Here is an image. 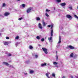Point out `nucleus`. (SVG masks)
<instances>
[{
	"instance_id": "f257e3e1",
	"label": "nucleus",
	"mask_w": 78,
	"mask_h": 78,
	"mask_svg": "<svg viewBox=\"0 0 78 78\" xmlns=\"http://www.w3.org/2000/svg\"><path fill=\"white\" fill-rule=\"evenodd\" d=\"M42 49L45 54H48L47 49L45 48H42Z\"/></svg>"
},
{
	"instance_id": "f03ea898",
	"label": "nucleus",
	"mask_w": 78,
	"mask_h": 78,
	"mask_svg": "<svg viewBox=\"0 0 78 78\" xmlns=\"http://www.w3.org/2000/svg\"><path fill=\"white\" fill-rule=\"evenodd\" d=\"M53 25L51 24V36H53V30L52 28H53Z\"/></svg>"
},
{
	"instance_id": "7ed1b4c3",
	"label": "nucleus",
	"mask_w": 78,
	"mask_h": 78,
	"mask_svg": "<svg viewBox=\"0 0 78 78\" xmlns=\"http://www.w3.org/2000/svg\"><path fill=\"white\" fill-rule=\"evenodd\" d=\"M66 17L68 19H69V20H72V16L69 15H67L66 16Z\"/></svg>"
},
{
	"instance_id": "20e7f679",
	"label": "nucleus",
	"mask_w": 78,
	"mask_h": 78,
	"mask_svg": "<svg viewBox=\"0 0 78 78\" xmlns=\"http://www.w3.org/2000/svg\"><path fill=\"white\" fill-rule=\"evenodd\" d=\"M38 28H40V29H42V24H41V23H38Z\"/></svg>"
},
{
	"instance_id": "39448f33",
	"label": "nucleus",
	"mask_w": 78,
	"mask_h": 78,
	"mask_svg": "<svg viewBox=\"0 0 78 78\" xmlns=\"http://www.w3.org/2000/svg\"><path fill=\"white\" fill-rule=\"evenodd\" d=\"M32 9V8H31V7L29 9H28L27 10V13H29V12H31V10Z\"/></svg>"
},
{
	"instance_id": "423d86ee",
	"label": "nucleus",
	"mask_w": 78,
	"mask_h": 78,
	"mask_svg": "<svg viewBox=\"0 0 78 78\" xmlns=\"http://www.w3.org/2000/svg\"><path fill=\"white\" fill-rule=\"evenodd\" d=\"M67 48H69L70 49H74L75 48L71 45L68 46V47H66Z\"/></svg>"
},
{
	"instance_id": "0eeeda50",
	"label": "nucleus",
	"mask_w": 78,
	"mask_h": 78,
	"mask_svg": "<svg viewBox=\"0 0 78 78\" xmlns=\"http://www.w3.org/2000/svg\"><path fill=\"white\" fill-rule=\"evenodd\" d=\"M48 40L50 42H52L53 40H52V37H50L49 38H48Z\"/></svg>"
},
{
	"instance_id": "6e6552de",
	"label": "nucleus",
	"mask_w": 78,
	"mask_h": 78,
	"mask_svg": "<svg viewBox=\"0 0 78 78\" xmlns=\"http://www.w3.org/2000/svg\"><path fill=\"white\" fill-rule=\"evenodd\" d=\"M60 5L61 6H65L66 5V3L65 2L62 3L60 4Z\"/></svg>"
},
{
	"instance_id": "1a4fd4ad",
	"label": "nucleus",
	"mask_w": 78,
	"mask_h": 78,
	"mask_svg": "<svg viewBox=\"0 0 78 78\" xmlns=\"http://www.w3.org/2000/svg\"><path fill=\"white\" fill-rule=\"evenodd\" d=\"M61 42V36H59V41L58 42V44H60Z\"/></svg>"
},
{
	"instance_id": "9d476101",
	"label": "nucleus",
	"mask_w": 78,
	"mask_h": 78,
	"mask_svg": "<svg viewBox=\"0 0 78 78\" xmlns=\"http://www.w3.org/2000/svg\"><path fill=\"white\" fill-rule=\"evenodd\" d=\"M9 42H5L4 44L5 45H8V44H9Z\"/></svg>"
},
{
	"instance_id": "9b49d317",
	"label": "nucleus",
	"mask_w": 78,
	"mask_h": 78,
	"mask_svg": "<svg viewBox=\"0 0 78 78\" xmlns=\"http://www.w3.org/2000/svg\"><path fill=\"white\" fill-rule=\"evenodd\" d=\"M34 73V71L33 70H30V74H32Z\"/></svg>"
},
{
	"instance_id": "f8f14e48",
	"label": "nucleus",
	"mask_w": 78,
	"mask_h": 78,
	"mask_svg": "<svg viewBox=\"0 0 78 78\" xmlns=\"http://www.w3.org/2000/svg\"><path fill=\"white\" fill-rule=\"evenodd\" d=\"M9 14V13L8 12H6L4 16H8Z\"/></svg>"
},
{
	"instance_id": "ddd939ff",
	"label": "nucleus",
	"mask_w": 78,
	"mask_h": 78,
	"mask_svg": "<svg viewBox=\"0 0 78 78\" xmlns=\"http://www.w3.org/2000/svg\"><path fill=\"white\" fill-rule=\"evenodd\" d=\"M42 24L43 27H45L46 24H45V23L44 22V21H42Z\"/></svg>"
},
{
	"instance_id": "4468645a",
	"label": "nucleus",
	"mask_w": 78,
	"mask_h": 78,
	"mask_svg": "<svg viewBox=\"0 0 78 78\" xmlns=\"http://www.w3.org/2000/svg\"><path fill=\"white\" fill-rule=\"evenodd\" d=\"M46 65H47V63H44L41 64V66H42V67H43L44 66H45Z\"/></svg>"
},
{
	"instance_id": "2eb2a0df",
	"label": "nucleus",
	"mask_w": 78,
	"mask_h": 78,
	"mask_svg": "<svg viewBox=\"0 0 78 78\" xmlns=\"http://www.w3.org/2000/svg\"><path fill=\"white\" fill-rule=\"evenodd\" d=\"M3 64H4V65H5L6 66H8V65H9V64H8V63L7 62H3Z\"/></svg>"
},
{
	"instance_id": "dca6fc26",
	"label": "nucleus",
	"mask_w": 78,
	"mask_h": 78,
	"mask_svg": "<svg viewBox=\"0 0 78 78\" xmlns=\"http://www.w3.org/2000/svg\"><path fill=\"white\" fill-rule=\"evenodd\" d=\"M36 20H40V18L39 17H36Z\"/></svg>"
},
{
	"instance_id": "f3484780",
	"label": "nucleus",
	"mask_w": 78,
	"mask_h": 78,
	"mask_svg": "<svg viewBox=\"0 0 78 78\" xmlns=\"http://www.w3.org/2000/svg\"><path fill=\"white\" fill-rule=\"evenodd\" d=\"M46 76L48 78H50V77H49L48 76V73H46L45 74Z\"/></svg>"
},
{
	"instance_id": "a211bd4d",
	"label": "nucleus",
	"mask_w": 78,
	"mask_h": 78,
	"mask_svg": "<svg viewBox=\"0 0 78 78\" xmlns=\"http://www.w3.org/2000/svg\"><path fill=\"white\" fill-rule=\"evenodd\" d=\"M56 1L57 3H60V2H61V0H56Z\"/></svg>"
},
{
	"instance_id": "6ab92c4d",
	"label": "nucleus",
	"mask_w": 78,
	"mask_h": 78,
	"mask_svg": "<svg viewBox=\"0 0 78 78\" xmlns=\"http://www.w3.org/2000/svg\"><path fill=\"white\" fill-rule=\"evenodd\" d=\"M73 56V53H71L70 55V57L72 58Z\"/></svg>"
},
{
	"instance_id": "aec40b11",
	"label": "nucleus",
	"mask_w": 78,
	"mask_h": 78,
	"mask_svg": "<svg viewBox=\"0 0 78 78\" xmlns=\"http://www.w3.org/2000/svg\"><path fill=\"white\" fill-rule=\"evenodd\" d=\"M51 75L53 76V77H55V74L54 73H52Z\"/></svg>"
},
{
	"instance_id": "412c9836",
	"label": "nucleus",
	"mask_w": 78,
	"mask_h": 78,
	"mask_svg": "<svg viewBox=\"0 0 78 78\" xmlns=\"http://www.w3.org/2000/svg\"><path fill=\"white\" fill-rule=\"evenodd\" d=\"M36 38L38 40H39V39H40V37L39 36H37Z\"/></svg>"
},
{
	"instance_id": "4be33fe9",
	"label": "nucleus",
	"mask_w": 78,
	"mask_h": 78,
	"mask_svg": "<svg viewBox=\"0 0 78 78\" xmlns=\"http://www.w3.org/2000/svg\"><path fill=\"white\" fill-rule=\"evenodd\" d=\"M18 44H20V42H17L16 43V46L18 45Z\"/></svg>"
},
{
	"instance_id": "5701e85b",
	"label": "nucleus",
	"mask_w": 78,
	"mask_h": 78,
	"mask_svg": "<svg viewBox=\"0 0 78 78\" xmlns=\"http://www.w3.org/2000/svg\"><path fill=\"white\" fill-rule=\"evenodd\" d=\"M53 64L54 65H56V64H58V63L55 62H53Z\"/></svg>"
},
{
	"instance_id": "b1692460",
	"label": "nucleus",
	"mask_w": 78,
	"mask_h": 78,
	"mask_svg": "<svg viewBox=\"0 0 78 78\" xmlns=\"http://www.w3.org/2000/svg\"><path fill=\"white\" fill-rule=\"evenodd\" d=\"M46 12H49V11H50V10H48V9H46Z\"/></svg>"
},
{
	"instance_id": "393cba45",
	"label": "nucleus",
	"mask_w": 78,
	"mask_h": 78,
	"mask_svg": "<svg viewBox=\"0 0 78 78\" xmlns=\"http://www.w3.org/2000/svg\"><path fill=\"white\" fill-rule=\"evenodd\" d=\"M74 16L75 17V18H76L77 19H78V17L76 15H74Z\"/></svg>"
},
{
	"instance_id": "a878e982",
	"label": "nucleus",
	"mask_w": 78,
	"mask_h": 78,
	"mask_svg": "<svg viewBox=\"0 0 78 78\" xmlns=\"http://www.w3.org/2000/svg\"><path fill=\"white\" fill-rule=\"evenodd\" d=\"M22 6L23 8H25V4H23L22 5Z\"/></svg>"
},
{
	"instance_id": "bb28decb",
	"label": "nucleus",
	"mask_w": 78,
	"mask_h": 78,
	"mask_svg": "<svg viewBox=\"0 0 78 78\" xmlns=\"http://www.w3.org/2000/svg\"><path fill=\"white\" fill-rule=\"evenodd\" d=\"M45 15L46 16H47V17H49V15H48V13H46L45 14Z\"/></svg>"
},
{
	"instance_id": "cd10ccee",
	"label": "nucleus",
	"mask_w": 78,
	"mask_h": 78,
	"mask_svg": "<svg viewBox=\"0 0 78 78\" xmlns=\"http://www.w3.org/2000/svg\"><path fill=\"white\" fill-rule=\"evenodd\" d=\"M29 48L31 50L32 48H33V47L31 46H29Z\"/></svg>"
},
{
	"instance_id": "c85d7f7f",
	"label": "nucleus",
	"mask_w": 78,
	"mask_h": 78,
	"mask_svg": "<svg viewBox=\"0 0 78 78\" xmlns=\"http://www.w3.org/2000/svg\"><path fill=\"white\" fill-rule=\"evenodd\" d=\"M44 38L41 39V41H42V42H44Z\"/></svg>"
},
{
	"instance_id": "c756f323",
	"label": "nucleus",
	"mask_w": 78,
	"mask_h": 78,
	"mask_svg": "<svg viewBox=\"0 0 78 78\" xmlns=\"http://www.w3.org/2000/svg\"><path fill=\"white\" fill-rule=\"evenodd\" d=\"M19 39V36H17L16 37V39Z\"/></svg>"
},
{
	"instance_id": "7c9ffc66",
	"label": "nucleus",
	"mask_w": 78,
	"mask_h": 78,
	"mask_svg": "<svg viewBox=\"0 0 78 78\" xmlns=\"http://www.w3.org/2000/svg\"><path fill=\"white\" fill-rule=\"evenodd\" d=\"M28 61H25V63H27V64H28Z\"/></svg>"
},
{
	"instance_id": "2f4dec72",
	"label": "nucleus",
	"mask_w": 78,
	"mask_h": 78,
	"mask_svg": "<svg viewBox=\"0 0 78 78\" xmlns=\"http://www.w3.org/2000/svg\"><path fill=\"white\" fill-rule=\"evenodd\" d=\"M5 6H6V4H5V3H3V7H5Z\"/></svg>"
},
{
	"instance_id": "473e14b6",
	"label": "nucleus",
	"mask_w": 78,
	"mask_h": 78,
	"mask_svg": "<svg viewBox=\"0 0 78 78\" xmlns=\"http://www.w3.org/2000/svg\"><path fill=\"white\" fill-rule=\"evenodd\" d=\"M22 19H23L21 17V18H19V19H18V20H22Z\"/></svg>"
},
{
	"instance_id": "72a5a7b5",
	"label": "nucleus",
	"mask_w": 78,
	"mask_h": 78,
	"mask_svg": "<svg viewBox=\"0 0 78 78\" xmlns=\"http://www.w3.org/2000/svg\"><path fill=\"white\" fill-rule=\"evenodd\" d=\"M56 58L57 61H58V55H57Z\"/></svg>"
},
{
	"instance_id": "f704fd0d",
	"label": "nucleus",
	"mask_w": 78,
	"mask_h": 78,
	"mask_svg": "<svg viewBox=\"0 0 78 78\" xmlns=\"http://www.w3.org/2000/svg\"><path fill=\"white\" fill-rule=\"evenodd\" d=\"M69 8L71 10H72V7H69Z\"/></svg>"
},
{
	"instance_id": "c9c22d12",
	"label": "nucleus",
	"mask_w": 78,
	"mask_h": 78,
	"mask_svg": "<svg viewBox=\"0 0 78 78\" xmlns=\"http://www.w3.org/2000/svg\"><path fill=\"white\" fill-rule=\"evenodd\" d=\"M8 55V56H11V54H9Z\"/></svg>"
},
{
	"instance_id": "e433bc0d",
	"label": "nucleus",
	"mask_w": 78,
	"mask_h": 78,
	"mask_svg": "<svg viewBox=\"0 0 78 78\" xmlns=\"http://www.w3.org/2000/svg\"><path fill=\"white\" fill-rule=\"evenodd\" d=\"M35 56L36 58H38V55H35Z\"/></svg>"
},
{
	"instance_id": "4c0bfd02",
	"label": "nucleus",
	"mask_w": 78,
	"mask_h": 78,
	"mask_svg": "<svg viewBox=\"0 0 78 78\" xmlns=\"http://www.w3.org/2000/svg\"><path fill=\"white\" fill-rule=\"evenodd\" d=\"M9 67H10L11 68H14V67L10 65Z\"/></svg>"
},
{
	"instance_id": "58836bf2",
	"label": "nucleus",
	"mask_w": 78,
	"mask_h": 78,
	"mask_svg": "<svg viewBox=\"0 0 78 78\" xmlns=\"http://www.w3.org/2000/svg\"><path fill=\"white\" fill-rule=\"evenodd\" d=\"M6 39H9V37H6Z\"/></svg>"
},
{
	"instance_id": "ea45409f",
	"label": "nucleus",
	"mask_w": 78,
	"mask_h": 78,
	"mask_svg": "<svg viewBox=\"0 0 78 78\" xmlns=\"http://www.w3.org/2000/svg\"><path fill=\"white\" fill-rule=\"evenodd\" d=\"M51 27V25H48V27Z\"/></svg>"
},
{
	"instance_id": "a19ab883",
	"label": "nucleus",
	"mask_w": 78,
	"mask_h": 78,
	"mask_svg": "<svg viewBox=\"0 0 78 78\" xmlns=\"http://www.w3.org/2000/svg\"><path fill=\"white\" fill-rule=\"evenodd\" d=\"M27 73H24V75H27Z\"/></svg>"
},
{
	"instance_id": "79ce46f5",
	"label": "nucleus",
	"mask_w": 78,
	"mask_h": 78,
	"mask_svg": "<svg viewBox=\"0 0 78 78\" xmlns=\"http://www.w3.org/2000/svg\"><path fill=\"white\" fill-rule=\"evenodd\" d=\"M70 77H71V78H73V76H71Z\"/></svg>"
},
{
	"instance_id": "37998d69",
	"label": "nucleus",
	"mask_w": 78,
	"mask_h": 78,
	"mask_svg": "<svg viewBox=\"0 0 78 78\" xmlns=\"http://www.w3.org/2000/svg\"><path fill=\"white\" fill-rule=\"evenodd\" d=\"M62 78H66V77L65 76H63Z\"/></svg>"
},
{
	"instance_id": "c03bdc74",
	"label": "nucleus",
	"mask_w": 78,
	"mask_h": 78,
	"mask_svg": "<svg viewBox=\"0 0 78 78\" xmlns=\"http://www.w3.org/2000/svg\"><path fill=\"white\" fill-rule=\"evenodd\" d=\"M55 67H58V66H57V65H55Z\"/></svg>"
},
{
	"instance_id": "a18cd8bd",
	"label": "nucleus",
	"mask_w": 78,
	"mask_h": 78,
	"mask_svg": "<svg viewBox=\"0 0 78 78\" xmlns=\"http://www.w3.org/2000/svg\"><path fill=\"white\" fill-rule=\"evenodd\" d=\"M2 34L0 33V36H1Z\"/></svg>"
},
{
	"instance_id": "49530a36",
	"label": "nucleus",
	"mask_w": 78,
	"mask_h": 78,
	"mask_svg": "<svg viewBox=\"0 0 78 78\" xmlns=\"http://www.w3.org/2000/svg\"><path fill=\"white\" fill-rule=\"evenodd\" d=\"M58 53V51H56V53Z\"/></svg>"
},
{
	"instance_id": "de8ad7c7",
	"label": "nucleus",
	"mask_w": 78,
	"mask_h": 78,
	"mask_svg": "<svg viewBox=\"0 0 78 78\" xmlns=\"http://www.w3.org/2000/svg\"><path fill=\"white\" fill-rule=\"evenodd\" d=\"M39 46H41V45L39 44Z\"/></svg>"
},
{
	"instance_id": "09e8293b",
	"label": "nucleus",
	"mask_w": 78,
	"mask_h": 78,
	"mask_svg": "<svg viewBox=\"0 0 78 78\" xmlns=\"http://www.w3.org/2000/svg\"><path fill=\"white\" fill-rule=\"evenodd\" d=\"M17 1H20V0H17Z\"/></svg>"
},
{
	"instance_id": "8fccbe9b",
	"label": "nucleus",
	"mask_w": 78,
	"mask_h": 78,
	"mask_svg": "<svg viewBox=\"0 0 78 78\" xmlns=\"http://www.w3.org/2000/svg\"><path fill=\"white\" fill-rule=\"evenodd\" d=\"M48 65L49 66H50V64H48Z\"/></svg>"
},
{
	"instance_id": "3c124183",
	"label": "nucleus",
	"mask_w": 78,
	"mask_h": 78,
	"mask_svg": "<svg viewBox=\"0 0 78 78\" xmlns=\"http://www.w3.org/2000/svg\"><path fill=\"white\" fill-rule=\"evenodd\" d=\"M54 9H55L54 8Z\"/></svg>"
},
{
	"instance_id": "603ef678",
	"label": "nucleus",
	"mask_w": 78,
	"mask_h": 78,
	"mask_svg": "<svg viewBox=\"0 0 78 78\" xmlns=\"http://www.w3.org/2000/svg\"><path fill=\"white\" fill-rule=\"evenodd\" d=\"M76 78H78V77H77Z\"/></svg>"
}]
</instances>
